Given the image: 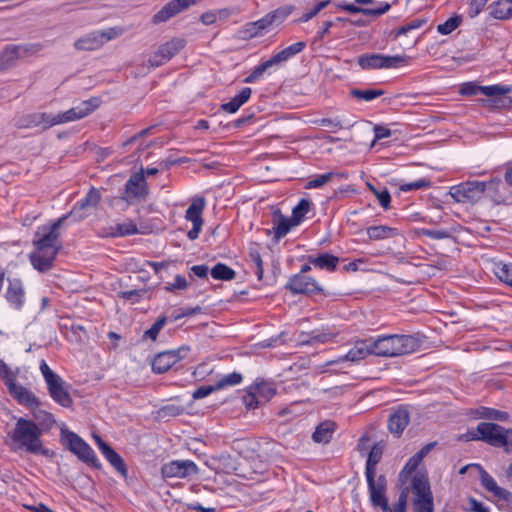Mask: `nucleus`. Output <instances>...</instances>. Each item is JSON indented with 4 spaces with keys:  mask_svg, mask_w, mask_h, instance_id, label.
Segmentation results:
<instances>
[{
    "mask_svg": "<svg viewBox=\"0 0 512 512\" xmlns=\"http://www.w3.org/2000/svg\"><path fill=\"white\" fill-rule=\"evenodd\" d=\"M68 215H63L49 226H42L33 241L35 251L30 254L32 266L39 272L49 271L62 247L59 229Z\"/></svg>",
    "mask_w": 512,
    "mask_h": 512,
    "instance_id": "1",
    "label": "nucleus"
},
{
    "mask_svg": "<svg viewBox=\"0 0 512 512\" xmlns=\"http://www.w3.org/2000/svg\"><path fill=\"white\" fill-rule=\"evenodd\" d=\"M13 450H23L30 454L48 456L49 450L43 446L42 430L31 419L20 417L14 428L7 434Z\"/></svg>",
    "mask_w": 512,
    "mask_h": 512,
    "instance_id": "2",
    "label": "nucleus"
},
{
    "mask_svg": "<svg viewBox=\"0 0 512 512\" xmlns=\"http://www.w3.org/2000/svg\"><path fill=\"white\" fill-rule=\"evenodd\" d=\"M39 368L51 399L63 408H71L73 398L69 392L70 384L55 373L45 360H41Z\"/></svg>",
    "mask_w": 512,
    "mask_h": 512,
    "instance_id": "3",
    "label": "nucleus"
},
{
    "mask_svg": "<svg viewBox=\"0 0 512 512\" xmlns=\"http://www.w3.org/2000/svg\"><path fill=\"white\" fill-rule=\"evenodd\" d=\"M17 374L18 369L12 371L4 360L0 359V377L9 394L22 406L29 409L38 408L40 406L38 397L32 391L17 383Z\"/></svg>",
    "mask_w": 512,
    "mask_h": 512,
    "instance_id": "4",
    "label": "nucleus"
},
{
    "mask_svg": "<svg viewBox=\"0 0 512 512\" xmlns=\"http://www.w3.org/2000/svg\"><path fill=\"white\" fill-rule=\"evenodd\" d=\"M477 433V440L496 448H503L506 453H512V428H504L492 422H480L477 425Z\"/></svg>",
    "mask_w": 512,
    "mask_h": 512,
    "instance_id": "5",
    "label": "nucleus"
},
{
    "mask_svg": "<svg viewBox=\"0 0 512 512\" xmlns=\"http://www.w3.org/2000/svg\"><path fill=\"white\" fill-rule=\"evenodd\" d=\"M408 487L414 495L413 506L415 512L434 511L433 495L426 472L415 473L411 479V485Z\"/></svg>",
    "mask_w": 512,
    "mask_h": 512,
    "instance_id": "6",
    "label": "nucleus"
},
{
    "mask_svg": "<svg viewBox=\"0 0 512 512\" xmlns=\"http://www.w3.org/2000/svg\"><path fill=\"white\" fill-rule=\"evenodd\" d=\"M500 180L491 179L490 181H465L450 187L449 195L458 203L474 204L484 195L486 189Z\"/></svg>",
    "mask_w": 512,
    "mask_h": 512,
    "instance_id": "7",
    "label": "nucleus"
},
{
    "mask_svg": "<svg viewBox=\"0 0 512 512\" xmlns=\"http://www.w3.org/2000/svg\"><path fill=\"white\" fill-rule=\"evenodd\" d=\"M61 436L62 440L65 442L66 447L81 461L93 467L100 466L99 460L94 450L79 435L72 431L62 429Z\"/></svg>",
    "mask_w": 512,
    "mask_h": 512,
    "instance_id": "8",
    "label": "nucleus"
},
{
    "mask_svg": "<svg viewBox=\"0 0 512 512\" xmlns=\"http://www.w3.org/2000/svg\"><path fill=\"white\" fill-rule=\"evenodd\" d=\"M101 103L102 100L100 97H91L65 112L54 116L51 115V122L49 123L53 127L55 125L80 120L92 114L96 109L99 108Z\"/></svg>",
    "mask_w": 512,
    "mask_h": 512,
    "instance_id": "9",
    "label": "nucleus"
},
{
    "mask_svg": "<svg viewBox=\"0 0 512 512\" xmlns=\"http://www.w3.org/2000/svg\"><path fill=\"white\" fill-rule=\"evenodd\" d=\"M197 464L189 459L171 460L161 466V477L166 480L170 478L185 479L198 474Z\"/></svg>",
    "mask_w": 512,
    "mask_h": 512,
    "instance_id": "10",
    "label": "nucleus"
},
{
    "mask_svg": "<svg viewBox=\"0 0 512 512\" xmlns=\"http://www.w3.org/2000/svg\"><path fill=\"white\" fill-rule=\"evenodd\" d=\"M149 194V188L143 172H136L125 183L121 199L132 204L144 200Z\"/></svg>",
    "mask_w": 512,
    "mask_h": 512,
    "instance_id": "11",
    "label": "nucleus"
},
{
    "mask_svg": "<svg viewBox=\"0 0 512 512\" xmlns=\"http://www.w3.org/2000/svg\"><path fill=\"white\" fill-rule=\"evenodd\" d=\"M190 352V347L182 345L177 349L163 351L156 355L152 361V370L155 373L162 374L167 372L172 366L186 358Z\"/></svg>",
    "mask_w": 512,
    "mask_h": 512,
    "instance_id": "12",
    "label": "nucleus"
},
{
    "mask_svg": "<svg viewBox=\"0 0 512 512\" xmlns=\"http://www.w3.org/2000/svg\"><path fill=\"white\" fill-rule=\"evenodd\" d=\"M206 207V200L204 197H195L192 199L189 207L185 212V219L192 223V228L188 231L187 237L190 240H196L202 230L204 220L203 212Z\"/></svg>",
    "mask_w": 512,
    "mask_h": 512,
    "instance_id": "13",
    "label": "nucleus"
},
{
    "mask_svg": "<svg viewBox=\"0 0 512 512\" xmlns=\"http://www.w3.org/2000/svg\"><path fill=\"white\" fill-rule=\"evenodd\" d=\"M101 201V194L95 187H91L86 195L78 200L67 214L76 221H82L89 216V211L95 209Z\"/></svg>",
    "mask_w": 512,
    "mask_h": 512,
    "instance_id": "14",
    "label": "nucleus"
},
{
    "mask_svg": "<svg viewBox=\"0 0 512 512\" xmlns=\"http://www.w3.org/2000/svg\"><path fill=\"white\" fill-rule=\"evenodd\" d=\"M285 288L292 294H320L323 292V287L314 278L308 275L297 273L289 278Z\"/></svg>",
    "mask_w": 512,
    "mask_h": 512,
    "instance_id": "15",
    "label": "nucleus"
},
{
    "mask_svg": "<svg viewBox=\"0 0 512 512\" xmlns=\"http://www.w3.org/2000/svg\"><path fill=\"white\" fill-rule=\"evenodd\" d=\"M511 91V86L500 84L481 86L473 81L464 82L459 88L460 95L467 97L475 96L478 94H483L488 97H496L509 94Z\"/></svg>",
    "mask_w": 512,
    "mask_h": 512,
    "instance_id": "16",
    "label": "nucleus"
},
{
    "mask_svg": "<svg viewBox=\"0 0 512 512\" xmlns=\"http://www.w3.org/2000/svg\"><path fill=\"white\" fill-rule=\"evenodd\" d=\"M369 498L373 506L380 507L384 512L389 510L388 500L385 496L387 480L384 475L375 477H366Z\"/></svg>",
    "mask_w": 512,
    "mask_h": 512,
    "instance_id": "17",
    "label": "nucleus"
},
{
    "mask_svg": "<svg viewBox=\"0 0 512 512\" xmlns=\"http://www.w3.org/2000/svg\"><path fill=\"white\" fill-rule=\"evenodd\" d=\"M4 297L13 310L22 311L26 304V290L22 280L10 279Z\"/></svg>",
    "mask_w": 512,
    "mask_h": 512,
    "instance_id": "18",
    "label": "nucleus"
},
{
    "mask_svg": "<svg viewBox=\"0 0 512 512\" xmlns=\"http://www.w3.org/2000/svg\"><path fill=\"white\" fill-rule=\"evenodd\" d=\"M93 439L105 459L122 475L127 474V467L122 457L99 435L94 434Z\"/></svg>",
    "mask_w": 512,
    "mask_h": 512,
    "instance_id": "19",
    "label": "nucleus"
},
{
    "mask_svg": "<svg viewBox=\"0 0 512 512\" xmlns=\"http://www.w3.org/2000/svg\"><path fill=\"white\" fill-rule=\"evenodd\" d=\"M410 422V414L406 406L399 405L388 418V429L396 437H400Z\"/></svg>",
    "mask_w": 512,
    "mask_h": 512,
    "instance_id": "20",
    "label": "nucleus"
},
{
    "mask_svg": "<svg viewBox=\"0 0 512 512\" xmlns=\"http://www.w3.org/2000/svg\"><path fill=\"white\" fill-rule=\"evenodd\" d=\"M284 64V61L280 55L279 52L273 54L269 59L260 62L258 65H256L249 75H247L244 79L245 83H255L258 80H260L264 73L269 71L272 68L277 69L279 66Z\"/></svg>",
    "mask_w": 512,
    "mask_h": 512,
    "instance_id": "21",
    "label": "nucleus"
},
{
    "mask_svg": "<svg viewBox=\"0 0 512 512\" xmlns=\"http://www.w3.org/2000/svg\"><path fill=\"white\" fill-rule=\"evenodd\" d=\"M39 49V45H8L0 54V63H3L5 70L13 65L19 57L31 51H38Z\"/></svg>",
    "mask_w": 512,
    "mask_h": 512,
    "instance_id": "22",
    "label": "nucleus"
},
{
    "mask_svg": "<svg viewBox=\"0 0 512 512\" xmlns=\"http://www.w3.org/2000/svg\"><path fill=\"white\" fill-rule=\"evenodd\" d=\"M138 232L136 223L131 219H127L122 223H115L114 225L103 228L98 232V235L103 238H117L135 235Z\"/></svg>",
    "mask_w": 512,
    "mask_h": 512,
    "instance_id": "23",
    "label": "nucleus"
},
{
    "mask_svg": "<svg viewBox=\"0 0 512 512\" xmlns=\"http://www.w3.org/2000/svg\"><path fill=\"white\" fill-rule=\"evenodd\" d=\"M371 339L373 355L381 357H397L395 346V334L379 336Z\"/></svg>",
    "mask_w": 512,
    "mask_h": 512,
    "instance_id": "24",
    "label": "nucleus"
},
{
    "mask_svg": "<svg viewBox=\"0 0 512 512\" xmlns=\"http://www.w3.org/2000/svg\"><path fill=\"white\" fill-rule=\"evenodd\" d=\"M480 471V480L481 485L489 492H491L495 497L507 501L510 496V492L500 486H498L496 480L479 464H472Z\"/></svg>",
    "mask_w": 512,
    "mask_h": 512,
    "instance_id": "25",
    "label": "nucleus"
},
{
    "mask_svg": "<svg viewBox=\"0 0 512 512\" xmlns=\"http://www.w3.org/2000/svg\"><path fill=\"white\" fill-rule=\"evenodd\" d=\"M307 260L315 268L324 270L329 273L335 272L340 262L339 257L328 252L318 253L317 255H309Z\"/></svg>",
    "mask_w": 512,
    "mask_h": 512,
    "instance_id": "26",
    "label": "nucleus"
},
{
    "mask_svg": "<svg viewBox=\"0 0 512 512\" xmlns=\"http://www.w3.org/2000/svg\"><path fill=\"white\" fill-rule=\"evenodd\" d=\"M369 355H373V348L370 338L356 341L345 354L343 360L358 362L365 359Z\"/></svg>",
    "mask_w": 512,
    "mask_h": 512,
    "instance_id": "27",
    "label": "nucleus"
},
{
    "mask_svg": "<svg viewBox=\"0 0 512 512\" xmlns=\"http://www.w3.org/2000/svg\"><path fill=\"white\" fill-rule=\"evenodd\" d=\"M272 224L274 237L276 239L283 238L290 232L292 227L298 225L294 223V219L292 217L288 218L284 216L279 209L273 213Z\"/></svg>",
    "mask_w": 512,
    "mask_h": 512,
    "instance_id": "28",
    "label": "nucleus"
},
{
    "mask_svg": "<svg viewBox=\"0 0 512 512\" xmlns=\"http://www.w3.org/2000/svg\"><path fill=\"white\" fill-rule=\"evenodd\" d=\"M396 355L402 356L414 353L420 348V341L412 335L395 334Z\"/></svg>",
    "mask_w": 512,
    "mask_h": 512,
    "instance_id": "29",
    "label": "nucleus"
},
{
    "mask_svg": "<svg viewBox=\"0 0 512 512\" xmlns=\"http://www.w3.org/2000/svg\"><path fill=\"white\" fill-rule=\"evenodd\" d=\"M192 2H167V4L153 16V23L158 24L169 20L176 14L186 10Z\"/></svg>",
    "mask_w": 512,
    "mask_h": 512,
    "instance_id": "30",
    "label": "nucleus"
},
{
    "mask_svg": "<svg viewBox=\"0 0 512 512\" xmlns=\"http://www.w3.org/2000/svg\"><path fill=\"white\" fill-rule=\"evenodd\" d=\"M271 29V22L267 16H263L261 19L249 22L244 26L243 35L245 38H255L266 34Z\"/></svg>",
    "mask_w": 512,
    "mask_h": 512,
    "instance_id": "31",
    "label": "nucleus"
},
{
    "mask_svg": "<svg viewBox=\"0 0 512 512\" xmlns=\"http://www.w3.org/2000/svg\"><path fill=\"white\" fill-rule=\"evenodd\" d=\"M51 122V115L48 113H32L27 116H25L21 123L18 124L19 128H35V127H41L43 130H46L52 125H50Z\"/></svg>",
    "mask_w": 512,
    "mask_h": 512,
    "instance_id": "32",
    "label": "nucleus"
},
{
    "mask_svg": "<svg viewBox=\"0 0 512 512\" xmlns=\"http://www.w3.org/2000/svg\"><path fill=\"white\" fill-rule=\"evenodd\" d=\"M252 90L250 87H244L242 90L230 99L227 103L222 104V110L230 114L236 113L239 108L244 105L251 97Z\"/></svg>",
    "mask_w": 512,
    "mask_h": 512,
    "instance_id": "33",
    "label": "nucleus"
},
{
    "mask_svg": "<svg viewBox=\"0 0 512 512\" xmlns=\"http://www.w3.org/2000/svg\"><path fill=\"white\" fill-rule=\"evenodd\" d=\"M390 4L386 3L385 5L377 8H363L357 4L351 3V4H345L341 5L340 8H342L345 11L351 12V13H361L366 17L369 18H375L378 17L384 13H386L390 9Z\"/></svg>",
    "mask_w": 512,
    "mask_h": 512,
    "instance_id": "34",
    "label": "nucleus"
},
{
    "mask_svg": "<svg viewBox=\"0 0 512 512\" xmlns=\"http://www.w3.org/2000/svg\"><path fill=\"white\" fill-rule=\"evenodd\" d=\"M102 46L103 39H101V35L98 34V31L85 35L74 43V47L77 50L93 51L101 48Z\"/></svg>",
    "mask_w": 512,
    "mask_h": 512,
    "instance_id": "35",
    "label": "nucleus"
},
{
    "mask_svg": "<svg viewBox=\"0 0 512 512\" xmlns=\"http://www.w3.org/2000/svg\"><path fill=\"white\" fill-rule=\"evenodd\" d=\"M367 236L371 241L389 239L398 235V229L387 225H375L366 229Z\"/></svg>",
    "mask_w": 512,
    "mask_h": 512,
    "instance_id": "36",
    "label": "nucleus"
},
{
    "mask_svg": "<svg viewBox=\"0 0 512 512\" xmlns=\"http://www.w3.org/2000/svg\"><path fill=\"white\" fill-rule=\"evenodd\" d=\"M363 70L384 69V55L379 53L362 54L357 59Z\"/></svg>",
    "mask_w": 512,
    "mask_h": 512,
    "instance_id": "37",
    "label": "nucleus"
},
{
    "mask_svg": "<svg viewBox=\"0 0 512 512\" xmlns=\"http://www.w3.org/2000/svg\"><path fill=\"white\" fill-rule=\"evenodd\" d=\"M421 462L422 460L416 454L409 458V460L399 473L398 478L402 486L406 485L407 483L411 484V479L414 476V474L420 472L419 470H417V468L421 464Z\"/></svg>",
    "mask_w": 512,
    "mask_h": 512,
    "instance_id": "38",
    "label": "nucleus"
},
{
    "mask_svg": "<svg viewBox=\"0 0 512 512\" xmlns=\"http://www.w3.org/2000/svg\"><path fill=\"white\" fill-rule=\"evenodd\" d=\"M383 455V448L379 444H374L368 454L365 467L366 477H375L376 468L381 461Z\"/></svg>",
    "mask_w": 512,
    "mask_h": 512,
    "instance_id": "39",
    "label": "nucleus"
},
{
    "mask_svg": "<svg viewBox=\"0 0 512 512\" xmlns=\"http://www.w3.org/2000/svg\"><path fill=\"white\" fill-rule=\"evenodd\" d=\"M335 431V423L324 421L320 423L312 434V439L316 443H328Z\"/></svg>",
    "mask_w": 512,
    "mask_h": 512,
    "instance_id": "40",
    "label": "nucleus"
},
{
    "mask_svg": "<svg viewBox=\"0 0 512 512\" xmlns=\"http://www.w3.org/2000/svg\"><path fill=\"white\" fill-rule=\"evenodd\" d=\"M186 45L183 38H173L170 41L162 44L158 49L161 52L163 59L167 62L171 60L179 51Z\"/></svg>",
    "mask_w": 512,
    "mask_h": 512,
    "instance_id": "41",
    "label": "nucleus"
},
{
    "mask_svg": "<svg viewBox=\"0 0 512 512\" xmlns=\"http://www.w3.org/2000/svg\"><path fill=\"white\" fill-rule=\"evenodd\" d=\"M493 272L501 282L512 288V263H495Z\"/></svg>",
    "mask_w": 512,
    "mask_h": 512,
    "instance_id": "42",
    "label": "nucleus"
},
{
    "mask_svg": "<svg viewBox=\"0 0 512 512\" xmlns=\"http://www.w3.org/2000/svg\"><path fill=\"white\" fill-rule=\"evenodd\" d=\"M294 7L292 5L282 6L274 11L266 14L268 20L271 22V28L278 26L283 23L289 15L293 12Z\"/></svg>",
    "mask_w": 512,
    "mask_h": 512,
    "instance_id": "43",
    "label": "nucleus"
},
{
    "mask_svg": "<svg viewBox=\"0 0 512 512\" xmlns=\"http://www.w3.org/2000/svg\"><path fill=\"white\" fill-rule=\"evenodd\" d=\"M385 94V91L382 89H357L354 88L350 91L351 97L355 98L358 101L371 102L378 97H381Z\"/></svg>",
    "mask_w": 512,
    "mask_h": 512,
    "instance_id": "44",
    "label": "nucleus"
},
{
    "mask_svg": "<svg viewBox=\"0 0 512 512\" xmlns=\"http://www.w3.org/2000/svg\"><path fill=\"white\" fill-rule=\"evenodd\" d=\"M211 276L215 280L230 281L236 276V272L224 263H217L211 269Z\"/></svg>",
    "mask_w": 512,
    "mask_h": 512,
    "instance_id": "45",
    "label": "nucleus"
},
{
    "mask_svg": "<svg viewBox=\"0 0 512 512\" xmlns=\"http://www.w3.org/2000/svg\"><path fill=\"white\" fill-rule=\"evenodd\" d=\"M251 387L252 390L257 393L259 398L264 401L270 400L276 394L273 384L264 380L255 382Z\"/></svg>",
    "mask_w": 512,
    "mask_h": 512,
    "instance_id": "46",
    "label": "nucleus"
},
{
    "mask_svg": "<svg viewBox=\"0 0 512 512\" xmlns=\"http://www.w3.org/2000/svg\"><path fill=\"white\" fill-rule=\"evenodd\" d=\"M508 2H493L488 7L490 15L495 19H508L512 17V6H506ZM512 4V2H509Z\"/></svg>",
    "mask_w": 512,
    "mask_h": 512,
    "instance_id": "47",
    "label": "nucleus"
},
{
    "mask_svg": "<svg viewBox=\"0 0 512 512\" xmlns=\"http://www.w3.org/2000/svg\"><path fill=\"white\" fill-rule=\"evenodd\" d=\"M463 22V16L454 14L448 18L444 23L438 24L436 31L441 35H449L456 30Z\"/></svg>",
    "mask_w": 512,
    "mask_h": 512,
    "instance_id": "48",
    "label": "nucleus"
},
{
    "mask_svg": "<svg viewBox=\"0 0 512 512\" xmlns=\"http://www.w3.org/2000/svg\"><path fill=\"white\" fill-rule=\"evenodd\" d=\"M311 202L302 198L298 202V204L292 209V218L294 219V223L300 224L305 218L306 214L310 211Z\"/></svg>",
    "mask_w": 512,
    "mask_h": 512,
    "instance_id": "49",
    "label": "nucleus"
},
{
    "mask_svg": "<svg viewBox=\"0 0 512 512\" xmlns=\"http://www.w3.org/2000/svg\"><path fill=\"white\" fill-rule=\"evenodd\" d=\"M427 23V18L420 17L411 20L410 22L406 23L405 25L400 26L396 30L393 31L394 37L398 38L399 36L406 35L412 30H416L421 28Z\"/></svg>",
    "mask_w": 512,
    "mask_h": 512,
    "instance_id": "50",
    "label": "nucleus"
},
{
    "mask_svg": "<svg viewBox=\"0 0 512 512\" xmlns=\"http://www.w3.org/2000/svg\"><path fill=\"white\" fill-rule=\"evenodd\" d=\"M411 57L407 55H384V69L398 68L410 64Z\"/></svg>",
    "mask_w": 512,
    "mask_h": 512,
    "instance_id": "51",
    "label": "nucleus"
},
{
    "mask_svg": "<svg viewBox=\"0 0 512 512\" xmlns=\"http://www.w3.org/2000/svg\"><path fill=\"white\" fill-rule=\"evenodd\" d=\"M306 48V42L299 41L296 43H293L284 49L280 50L279 53L284 61L287 62L297 54L301 53Z\"/></svg>",
    "mask_w": 512,
    "mask_h": 512,
    "instance_id": "52",
    "label": "nucleus"
},
{
    "mask_svg": "<svg viewBox=\"0 0 512 512\" xmlns=\"http://www.w3.org/2000/svg\"><path fill=\"white\" fill-rule=\"evenodd\" d=\"M306 48V42L299 41L296 43H293L284 49L280 50L279 53L284 61L287 62L297 54L301 53Z\"/></svg>",
    "mask_w": 512,
    "mask_h": 512,
    "instance_id": "53",
    "label": "nucleus"
},
{
    "mask_svg": "<svg viewBox=\"0 0 512 512\" xmlns=\"http://www.w3.org/2000/svg\"><path fill=\"white\" fill-rule=\"evenodd\" d=\"M243 380V376L238 372H232L222 376L216 383V389H224L229 386L239 385Z\"/></svg>",
    "mask_w": 512,
    "mask_h": 512,
    "instance_id": "54",
    "label": "nucleus"
},
{
    "mask_svg": "<svg viewBox=\"0 0 512 512\" xmlns=\"http://www.w3.org/2000/svg\"><path fill=\"white\" fill-rule=\"evenodd\" d=\"M330 2H317L312 8L307 9L300 14L295 21L305 23L315 17L321 10H323Z\"/></svg>",
    "mask_w": 512,
    "mask_h": 512,
    "instance_id": "55",
    "label": "nucleus"
},
{
    "mask_svg": "<svg viewBox=\"0 0 512 512\" xmlns=\"http://www.w3.org/2000/svg\"><path fill=\"white\" fill-rule=\"evenodd\" d=\"M166 322H167V317L166 316L159 317L155 321V323L148 330H146L144 332L143 338L155 341L157 339L160 331L162 330V328L166 324Z\"/></svg>",
    "mask_w": 512,
    "mask_h": 512,
    "instance_id": "56",
    "label": "nucleus"
},
{
    "mask_svg": "<svg viewBox=\"0 0 512 512\" xmlns=\"http://www.w3.org/2000/svg\"><path fill=\"white\" fill-rule=\"evenodd\" d=\"M334 175L335 174L333 172H327L324 174L316 175L315 177L310 179L305 184V188L306 189L320 188V187L324 186L326 183H328L334 177Z\"/></svg>",
    "mask_w": 512,
    "mask_h": 512,
    "instance_id": "57",
    "label": "nucleus"
},
{
    "mask_svg": "<svg viewBox=\"0 0 512 512\" xmlns=\"http://www.w3.org/2000/svg\"><path fill=\"white\" fill-rule=\"evenodd\" d=\"M368 263H369L368 258H364V257L357 258V259L349 262L348 264H345L342 269L345 272L368 271L369 270Z\"/></svg>",
    "mask_w": 512,
    "mask_h": 512,
    "instance_id": "58",
    "label": "nucleus"
},
{
    "mask_svg": "<svg viewBox=\"0 0 512 512\" xmlns=\"http://www.w3.org/2000/svg\"><path fill=\"white\" fill-rule=\"evenodd\" d=\"M431 186V181L426 178H420L412 182L403 183L400 185V190L402 192H410L413 190L425 189Z\"/></svg>",
    "mask_w": 512,
    "mask_h": 512,
    "instance_id": "59",
    "label": "nucleus"
},
{
    "mask_svg": "<svg viewBox=\"0 0 512 512\" xmlns=\"http://www.w3.org/2000/svg\"><path fill=\"white\" fill-rule=\"evenodd\" d=\"M481 417L489 420L505 422L509 419V413L494 408H484Z\"/></svg>",
    "mask_w": 512,
    "mask_h": 512,
    "instance_id": "60",
    "label": "nucleus"
},
{
    "mask_svg": "<svg viewBox=\"0 0 512 512\" xmlns=\"http://www.w3.org/2000/svg\"><path fill=\"white\" fill-rule=\"evenodd\" d=\"M242 401L246 408L251 410L256 409L259 406L261 399L259 398L257 393L252 390V387L249 386L246 393L242 397Z\"/></svg>",
    "mask_w": 512,
    "mask_h": 512,
    "instance_id": "61",
    "label": "nucleus"
},
{
    "mask_svg": "<svg viewBox=\"0 0 512 512\" xmlns=\"http://www.w3.org/2000/svg\"><path fill=\"white\" fill-rule=\"evenodd\" d=\"M408 493L409 487L406 486L402 489L397 503L392 507L389 506V510L387 512H406Z\"/></svg>",
    "mask_w": 512,
    "mask_h": 512,
    "instance_id": "62",
    "label": "nucleus"
},
{
    "mask_svg": "<svg viewBox=\"0 0 512 512\" xmlns=\"http://www.w3.org/2000/svg\"><path fill=\"white\" fill-rule=\"evenodd\" d=\"M314 123L317 124L318 126L329 127L332 133H336L339 130L343 129L341 121L337 118H321L316 120Z\"/></svg>",
    "mask_w": 512,
    "mask_h": 512,
    "instance_id": "63",
    "label": "nucleus"
},
{
    "mask_svg": "<svg viewBox=\"0 0 512 512\" xmlns=\"http://www.w3.org/2000/svg\"><path fill=\"white\" fill-rule=\"evenodd\" d=\"M124 32V29L121 27H111L102 31H98V34L101 35V39H103V44L119 37Z\"/></svg>",
    "mask_w": 512,
    "mask_h": 512,
    "instance_id": "64",
    "label": "nucleus"
}]
</instances>
